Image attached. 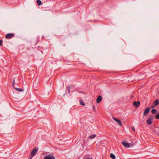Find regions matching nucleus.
<instances>
[{
	"mask_svg": "<svg viewBox=\"0 0 159 159\" xmlns=\"http://www.w3.org/2000/svg\"><path fill=\"white\" fill-rule=\"evenodd\" d=\"M150 110V108L149 107L147 108L144 110L143 112V115L145 116H146L148 114Z\"/></svg>",
	"mask_w": 159,
	"mask_h": 159,
	"instance_id": "nucleus-6",
	"label": "nucleus"
},
{
	"mask_svg": "<svg viewBox=\"0 0 159 159\" xmlns=\"http://www.w3.org/2000/svg\"><path fill=\"white\" fill-rule=\"evenodd\" d=\"M129 148H131V147H132L134 145V143H129Z\"/></svg>",
	"mask_w": 159,
	"mask_h": 159,
	"instance_id": "nucleus-18",
	"label": "nucleus"
},
{
	"mask_svg": "<svg viewBox=\"0 0 159 159\" xmlns=\"http://www.w3.org/2000/svg\"><path fill=\"white\" fill-rule=\"evenodd\" d=\"M154 107V106H152V108H153V107Z\"/></svg>",
	"mask_w": 159,
	"mask_h": 159,
	"instance_id": "nucleus-25",
	"label": "nucleus"
},
{
	"mask_svg": "<svg viewBox=\"0 0 159 159\" xmlns=\"http://www.w3.org/2000/svg\"><path fill=\"white\" fill-rule=\"evenodd\" d=\"M80 104L81 105L84 106L85 105V104L84 103L83 101L82 100L80 99Z\"/></svg>",
	"mask_w": 159,
	"mask_h": 159,
	"instance_id": "nucleus-17",
	"label": "nucleus"
},
{
	"mask_svg": "<svg viewBox=\"0 0 159 159\" xmlns=\"http://www.w3.org/2000/svg\"><path fill=\"white\" fill-rule=\"evenodd\" d=\"M38 151V148H34L32 150L31 154V155H33V156H34L37 152Z\"/></svg>",
	"mask_w": 159,
	"mask_h": 159,
	"instance_id": "nucleus-3",
	"label": "nucleus"
},
{
	"mask_svg": "<svg viewBox=\"0 0 159 159\" xmlns=\"http://www.w3.org/2000/svg\"><path fill=\"white\" fill-rule=\"evenodd\" d=\"M132 129L133 130H134H134H135L134 128V127H133L132 128Z\"/></svg>",
	"mask_w": 159,
	"mask_h": 159,
	"instance_id": "nucleus-23",
	"label": "nucleus"
},
{
	"mask_svg": "<svg viewBox=\"0 0 159 159\" xmlns=\"http://www.w3.org/2000/svg\"><path fill=\"white\" fill-rule=\"evenodd\" d=\"M113 119L115 120V121L120 126L122 125L121 121L120 120L115 118H113Z\"/></svg>",
	"mask_w": 159,
	"mask_h": 159,
	"instance_id": "nucleus-8",
	"label": "nucleus"
},
{
	"mask_svg": "<svg viewBox=\"0 0 159 159\" xmlns=\"http://www.w3.org/2000/svg\"><path fill=\"white\" fill-rule=\"evenodd\" d=\"M153 119V116H150L147 121V123L148 125H151L152 123V120Z\"/></svg>",
	"mask_w": 159,
	"mask_h": 159,
	"instance_id": "nucleus-1",
	"label": "nucleus"
},
{
	"mask_svg": "<svg viewBox=\"0 0 159 159\" xmlns=\"http://www.w3.org/2000/svg\"><path fill=\"white\" fill-rule=\"evenodd\" d=\"M37 2L38 4V5L39 6V5H41L42 4V2L40 0H37Z\"/></svg>",
	"mask_w": 159,
	"mask_h": 159,
	"instance_id": "nucleus-16",
	"label": "nucleus"
},
{
	"mask_svg": "<svg viewBox=\"0 0 159 159\" xmlns=\"http://www.w3.org/2000/svg\"><path fill=\"white\" fill-rule=\"evenodd\" d=\"M110 157L112 159H115L116 158L115 156L113 153H111L110 154Z\"/></svg>",
	"mask_w": 159,
	"mask_h": 159,
	"instance_id": "nucleus-13",
	"label": "nucleus"
},
{
	"mask_svg": "<svg viewBox=\"0 0 159 159\" xmlns=\"http://www.w3.org/2000/svg\"><path fill=\"white\" fill-rule=\"evenodd\" d=\"M152 113L154 114H156L157 112V111L156 109H153L151 110Z\"/></svg>",
	"mask_w": 159,
	"mask_h": 159,
	"instance_id": "nucleus-12",
	"label": "nucleus"
},
{
	"mask_svg": "<svg viewBox=\"0 0 159 159\" xmlns=\"http://www.w3.org/2000/svg\"><path fill=\"white\" fill-rule=\"evenodd\" d=\"M93 109L94 110L95 109V107H94V106H93Z\"/></svg>",
	"mask_w": 159,
	"mask_h": 159,
	"instance_id": "nucleus-24",
	"label": "nucleus"
},
{
	"mask_svg": "<svg viewBox=\"0 0 159 159\" xmlns=\"http://www.w3.org/2000/svg\"><path fill=\"white\" fill-rule=\"evenodd\" d=\"M102 97L100 95L98 96L96 99V102L98 103H99L102 100Z\"/></svg>",
	"mask_w": 159,
	"mask_h": 159,
	"instance_id": "nucleus-7",
	"label": "nucleus"
},
{
	"mask_svg": "<svg viewBox=\"0 0 159 159\" xmlns=\"http://www.w3.org/2000/svg\"><path fill=\"white\" fill-rule=\"evenodd\" d=\"M159 100L158 99H156L154 103V104L155 106H157L158 104H159Z\"/></svg>",
	"mask_w": 159,
	"mask_h": 159,
	"instance_id": "nucleus-11",
	"label": "nucleus"
},
{
	"mask_svg": "<svg viewBox=\"0 0 159 159\" xmlns=\"http://www.w3.org/2000/svg\"><path fill=\"white\" fill-rule=\"evenodd\" d=\"M44 159H55V157L49 154L45 156Z\"/></svg>",
	"mask_w": 159,
	"mask_h": 159,
	"instance_id": "nucleus-2",
	"label": "nucleus"
},
{
	"mask_svg": "<svg viewBox=\"0 0 159 159\" xmlns=\"http://www.w3.org/2000/svg\"><path fill=\"white\" fill-rule=\"evenodd\" d=\"M14 36V35L13 33H9L6 34L5 37L6 38L10 39Z\"/></svg>",
	"mask_w": 159,
	"mask_h": 159,
	"instance_id": "nucleus-5",
	"label": "nucleus"
},
{
	"mask_svg": "<svg viewBox=\"0 0 159 159\" xmlns=\"http://www.w3.org/2000/svg\"><path fill=\"white\" fill-rule=\"evenodd\" d=\"M122 145L125 148H129V143L124 141H123L122 143Z\"/></svg>",
	"mask_w": 159,
	"mask_h": 159,
	"instance_id": "nucleus-4",
	"label": "nucleus"
},
{
	"mask_svg": "<svg viewBox=\"0 0 159 159\" xmlns=\"http://www.w3.org/2000/svg\"><path fill=\"white\" fill-rule=\"evenodd\" d=\"M14 89H16L17 91L19 92H23L24 91V89H21L18 88L16 87H14Z\"/></svg>",
	"mask_w": 159,
	"mask_h": 159,
	"instance_id": "nucleus-10",
	"label": "nucleus"
},
{
	"mask_svg": "<svg viewBox=\"0 0 159 159\" xmlns=\"http://www.w3.org/2000/svg\"><path fill=\"white\" fill-rule=\"evenodd\" d=\"M2 39L0 40V46H2Z\"/></svg>",
	"mask_w": 159,
	"mask_h": 159,
	"instance_id": "nucleus-21",
	"label": "nucleus"
},
{
	"mask_svg": "<svg viewBox=\"0 0 159 159\" xmlns=\"http://www.w3.org/2000/svg\"><path fill=\"white\" fill-rule=\"evenodd\" d=\"M15 84V79L13 80V83H12V86L14 87V85Z\"/></svg>",
	"mask_w": 159,
	"mask_h": 159,
	"instance_id": "nucleus-22",
	"label": "nucleus"
},
{
	"mask_svg": "<svg viewBox=\"0 0 159 159\" xmlns=\"http://www.w3.org/2000/svg\"><path fill=\"white\" fill-rule=\"evenodd\" d=\"M96 136L95 134H92L90 135L89 138L91 139H93Z\"/></svg>",
	"mask_w": 159,
	"mask_h": 159,
	"instance_id": "nucleus-14",
	"label": "nucleus"
},
{
	"mask_svg": "<svg viewBox=\"0 0 159 159\" xmlns=\"http://www.w3.org/2000/svg\"><path fill=\"white\" fill-rule=\"evenodd\" d=\"M133 105L136 107H138V106L140 105V102L139 101L134 102L133 103Z\"/></svg>",
	"mask_w": 159,
	"mask_h": 159,
	"instance_id": "nucleus-9",
	"label": "nucleus"
},
{
	"mask_svg": "<svg viewBox=\"0 0 159 159\" xmlns=\"http://www.w3.org/2000/svg\"><path fill=\"white\" fill-rule=\"evenodd\" d=\"M34 156H33V155H31V154H30V156L29 157L28 159H31L32 158L34 157Z\"/></svg>",
	"mask_w": 159,
	"mask_h": 159,
	"instance_id": "nucleus-20",
	"label": "nucleus"
},
{
	"mask_svg": "<svg viewBox=\"0 0 159 159\" xmlns=\"http://www.w3.org/2000/svg\"><path fill=\"white\" fill-rule=\"evenodd\" d=\"M66 92L68 93L70 91V88L69 86H67L66 89Z\"/></svg>",
	"mask_w": 159,
	"mask_h": 159,
	"instance_id": "nucleus-15",
	"label": "nucleus"
},
{
	"mask_svg": "<svg viewBox=\"0 0 159 159\" xmlns=\"http://www.w3.org/2000/svg\"><path fill=\"white\" fill-rule=\"evenodd\" d=\"M155 118L157 119H159V113L157 114L155 116Z\"/></svg>",
	"mask_w": 159,
	"mask_h": 159,
	"instance_id": "nucleus-19",
	"label": "nucleus"
}]
</instances>
